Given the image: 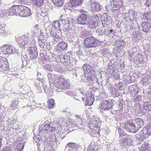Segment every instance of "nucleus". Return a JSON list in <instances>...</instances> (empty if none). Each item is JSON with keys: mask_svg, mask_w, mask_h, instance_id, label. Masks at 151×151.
I'll return each mask as SVG.
<instances>
[{"mask_svg": "<svg viewBox=\"0 0 151 151\" xmlns=\"http://www.w3.org/2000/svg\"><path fill=\"white\" fill-rule=\"evenodd\" d=\"M119 106L120 110L123 109V107L125 106V105L124 104V102L123 100H119Z\"/></svg>", "mask_w": 151, "mask_h": 151, "instance_id": "3c124183", "label": "nucleus"}, {"mask_svg": "<svg viewBox=\"0 0 151 151\" xmlns=\"http://www.w3.org/2000/svg\"><path fill=\"white\" fill-rule=\"evenodd\" d=\"M60 66L58 65H57L55 68V70L58 72H61L62 70H61V68L60 67Z\"/></svg>", "mask_w": 151, "mask_h": 151, "instance_id": "680f3d73", "label": "nucleus"}, {"mask_svg": "<svg viewBox=\"0 0 151 151\" xmlns=\"http://www.w3.org/2000/svg\"><path fill=\"white\" fill-rule=\"evenodd\" d=\"M127 137H122L120 139V144L121 145L124 146L127 145Z\"/></svg>", "mask_w": 151, "mask_h": 151, "instance_id": "a18cd8bd", "label": "nucleus"}, {"mask_svg": "<svg viewBox=\"0 0 151 151\" xmlns=\"http://www.w3.org/2000/svg\"><path fill=\"white\" fill-rule=\"evenodd\" d=\"M135 100L136 101H141V96L140 95L137 96L135 98Z\"/></svg>", "mask_w": 151, "mask_h": 151, "instance_id": "69168bd1", "label": "nucleus"}, {"mask_svg": "<svg viewBox=\"0 0 151 151\" xmlns=\"http://www.w3.org/2000/svg\"><path fill=\"white\" fill-rule=\"evenodd\" d=\"M123 5V2L122 0H113L110 1L107 8H109L111 10L114 11L121 9V11L124 8Z\"/></svg>", "mask_w": 151, "mask_h": 151, "instance_id": "6e6552de", "label": "nucleus"}, {"mask_svg": "<svg viewBox=\"0 0 151 151\" xmlns=\"http://www.w3.org/2000/svg\"><path fill=\"white\" fill-rule=\"evenodd\" d=\"M57 45L63 50H66L67 49L68 44L65 42H60Z\"/></svg>", "mask_w": 151, "mask_h": 151, "instance_id": "c756f323", "label": "nucleus"}, {"mask_svg": "<svg viewBox=\"0 0 151 151\" xmlns=\"http://www.w3.org/2000/svg\"><path fill=\"white\" fill-rule=\"evenodd\" d=\"M49 83H53L55 82V80H56L57 78H58L56 76H55L53 74L51 73H49L47 76Z\"/></svg>", "mask_w": 151, "mask_h": 151, "instance_id": "bb28decb", "label": "nucleus"}, {"mask_svg": "<svg viewBox=\"0 0 151 151\" xmlns=\"http://www.w3.org/2000/svg\"><path fill=\"white\" fill-rule=\"evenodd\" d=\"M85 76L87 80L98 82V79L96 75L93 68L89 65L84 64L82 67Z\"/></svg>", "mask_w": 151, "mask_h": 151, "instance_id": "20e7f679", "label": "nucleus"}, {"mask_svg": "<svg viewBox=\"0 0 151 151\" xmlns=\"http://www.w3.org/2000/svg\"><path fill=\"white\" fill-rule=\"evenodd\" d=\"M7 124L9 127H12L13 129L17 130V129L18 126L16 123V121L13 120L11 121V119H9L8 121Z\"/></svg>", "mask_w": 151, "mask_h": 151, "instance_id": "393cba45", "label": "nucleus"}, {"mask_svg": "<svg viewBox=\"0 0 151 151\" xmlns=\"http://www.w3.org/2000/svg\"><path fill=\"white\" fill-rule=\"evenodd\" d=\"M99 41L93 37H89L84 40V46L86 47H95L98 45Z\"/></svg>", "mask_w": 151, "mask_h": 151, "instance_id": "1a4fd4ad", "label": "nucleus"}, {"mask_svg": "<svg viewBox=\"0 0 151 151\" xmlns=\"http://www.w3.org/2000/svg\"><path fill=\"white\" fill-rule=\"evenodd\" d=\"M51 145L50 143H47V142L45 143L44 151H47L48 150L49 151L51 149Z\"/></svg>", "mask_w": 151, "mask_h": 151, "instance_id": "de8ad7c7", "label": "nucleus"}, {"mask_svg": "<svg viewBox=\"0 0 151 151\" xmlns=\"http://www.w3.org/2000/svg\"><path fill=\"white\" fill-rule=\"evenodd\" d=\"M38 25L37 24L35 25L33 29V32L34 34V35H36L37 33L38 32L39 29L38 28Z\"/></svg>", "mask_w": 151, "mask_h": 151, "instance_id": "603ef678", "label": "nucleus"}, {"mask_svg": "<svg viewBox=\"0 0 151 151\" xmlns=\"http://www.w3.org/2000/svg\"><path fill=\"white\" fill-rule=\"evenodd\" d=\"M83 0H70L69 6L75 8L78 6H80L83 3Z\"/></svg>", "mask_w": 151, "mask_h": 151, "instance_id": "4be33fe9", "label": "nucleus"}, {"mask_svg": "<svg viewBox=\"0 0 151 151\" xmlns=\"http://www.w3.org/2000/svg\"><path fill=\"white\" fill-rule=\"evenodd\" d=\"M65 137L64 135H63L61 134H59L57 137V139L59 140H62Z\"/></svg>", "mask_w": 151, "mask_h": 151, "instance_id": "338daca9", "label": "nucleus"}, {"mask_svg": "<svg viewBox=\"0 0 151 151\" xmlns=\"http://www.w3.org/2000/svg\"><path fill=\"white\" fill-rule=\"evenodd\" d=\"M33 40L31 38H28L27 36L24 35L22 36L18 37L17 41L18 43L19 46L21 48H25L30 46L31 41Z\"/></svg>", "mask_w": 151, "mask_h": 151, "instance_id": "0eeeda50", "label": "nucleus"}, {"mask_svg": "<svg viewBox=\"0 0 151 151\" xmlns=\"http://www.w3.org/2000/svg\"><path fill=\"white\" fill-rule=\"evenodd\" d=\"M81 149L80 146L75 143H70L65 147V151H79Z\"/></svg>", "mask_w": 151, "mask_h": 151, "instance_id": "2eb2a0df", "label": "nucleus"}, {"mask_svg": "<svg viewBox=\"0 0 151 151\" xmlns=\"http://www.w3.org/2000/svg\"><path fill=\"white\" fill-rule=\"evenodd\" d=\"M24 147V142L19 143L17 146L14 151H22Z\"/></svg>", "mask_w": 151, "mask_h": 151, "instance_id": "e433bc0d", "label": "nucleus"}, {"mask_svg": "<svg viewBox=\"0 0 151 151\" xmlns=\"http://www.w3.org/2000/svg\"><path fill=\"white\" fill-rule=\"evenodd\" d=\"M44 68L47 71H52V69L50 67V65L48 64L45 65L44 67Z\"/></svg>", "mask_w": 151, "mask_h": 151, "instance_id": "bf43d9fd", "label": "nucleus"}, {"mask_svg": "<svg viewBox=\"0 0 151 151\" xmlns=\"http://www.w3.org/2000/svg\"><path fill=\"white\" fill-rule=\"evenodd\" d=\"M14 6H12L9 10H5L4 12H2L0 13V17H1L5 19L7 18L8 16L10 15H15V13L14 12V11H13L14 9Z\"/></svg>", "mask_w": 151, "mask_h": 151, "instance_id": "dca6fc26", "label": "nucleus"}, {"mask_svg": "<svg viewBox=\"0 0 151 151\" xmlns=\"http://www.w3.org/2000/svg\"><path fill=\"white\" fill-rule=\"evenodd\" d=\"M136 124H134L133 120H131L125 123L124 126L125 130L129 132L135 133L137 132L144 124L143 120L140 118H136L134 119Z\"/></svg>", "mask_w": 151, "mask_h": 151, "instance_id": "f257e3e1", "label": "nucleus"}, {"mask_svg": "<svg viewBox=\"0 0 151 151\" xmlns=\"http://www.w3.org/2000/svg\"><path fill=\"white\" fill-rule=\"evenodd\" d=\"M43 79H40V78H38L35 81L34 83V85L36 87V91L37 93H41L42 92V90L40 87L42 86L45 91H46V87L45 85V83L43 82Z\"/></svg>", "mask_w": 151, "mask_h": 151, "instance_id": "ddd939ff", "label": "nucleus"}, {"mask_svg": "<svg viewBox=\"0 0 151 151\" xmlns=\"http://www.w3.org/2000/svg\"><path fill=\"white\" fill-rule=\"evenodd\" d=\"M111 23V20L109 21H103L102 23L103 27H108L109 26V25Z\"/></svg>", "mask_w": 151, "mask_h": 151, "instance_id": "37998d69", "label": "nucleus"}, {"mask_svg": "<svg viewBox=\"0 0 151 151\" xmlns=\"http://www.w3.org/2000/svg\"><path fill=\"white\" fill-rule=\"evenodd\" d=\"M101 122V121L98 118L93 119L89 124V128L91 130L94 129L93 130L94 133L96 130H99Z\"/></svg>", "mask_w": 151, "mask_h": 151, "instance_id": "4468645a", "label": "nucleus"}, {"mask_svg": "<svg viewBox=\"0 0 151 151\" xmlns=\"http://www.w3.org/2000/svg\"><path fill=\"white\" fill-rule=\"evenodd\" d=\"M61 23V21H53L52 24V26L55 27V29H56L57 28H58V29H59L60 30H61V29L60 28Z\"/></svg>", "mask_w": 151, "mask_h": 151, "instance_id": "c9c22d12", "label": "nucleus"}, {"mask_svg": "<svg viewBox=\"0 0 151 151\" xmlns=\"http://www.w3.org/2000/svg\"><path fill=\"white\" fill-rule=\"evenodd\" d=\"M52 2L56 6L58 7L62 6L64 4V0H52Z\"/></svg>", "mask_w": 151, "mask_h": 151, "instance_id": "f704fd0d", "label": "nucleus"}, {"mask_svg": "<svg viewBox=\"0 0 151 151\" xmlns=\"http://www.w3.org/2000/svg\"><path fill=\"white\" fill-rule=\"evenodd\" d=\"M143 16L145 19L151 20V11L143 14Z\"/></svg>", "mask_w": 151, "mask_h": 151, "instance_id": "79ce46f5", "label": "nucleus"}, {"mask_svg": "<svg viewBox=\"0 0 151 151\" xmlns=\"http://www.w3.org/2000/svg\"><path fill=\"white\" fill-rule=\"evenodd\" d=\"M77 21L78 24L87 25L88 28L92 29H95L97 25V23L90 18L89 14L86 13L80 15L77 18Z\"/></svg>", "mask_w": 151, "mask_h": 151, "instance_id": "f03ea898", "label": "nucleus"}, {"mask_svg": "<svg viewBox=\"0 0 151 151\" xmlns=\"http://www.w3.org/2000/svg\"><path fill=\"white\" fill-rule=\"evenodd\" d=\"M7 60V59L4 58L0 57V66L3 64L5 61Z\"/></svg>", "mask_w": 151, "mask_h": 151, "instance_id": "4d7b16f0", "label": "nucleus"}, {"mask_svg": "<svg viewBox=\"0 0 151 151\" xmlns=\"http://www.w3.org/2000/svg\"><path fill=\"white\" fill-rule=\"evenodd\" d=\"M30 46H29L28 51L29 55L31 59L36 58L38 55L37 48L36 46H35V41L34 40H32L31 41Z\"/></svg>", "mask_w": 151, "mask_h": 151, "instance_id": "9d476101", "label": "nucleus"}, {"mask_svg": "<svg viewBox=\"0 0 151 151\" xmlns=\"http://www.w3.org/2000/svg\"><path fill=\"white\" fill-rule=\"evenodd\" d=\"M89 33V31L83 30L80 32V37L83 39L85 38L88 37Z\"/></svg>", "mask_w": 151, "mask_h": 151, "instance_id": "4c0bfd02", "label": "nucleus"}, {"mask_svg": "<svg viewBox=\"0 0 151 151\" xmlns=\"http://www.w3.org/2000/svg\"><path fill=\"white\" fill-rule=\"evenodd\" d=\"M32 106L30 107V111H32L33 110V108H35L34 106H36V103H35V101L32 100Z\"/></svg>", "mask_w": 151, "mask_h": 151, "instance_id": "13d9d810", "label": "nucleus"}, {"mask_svg": "<svg viewBox=\"0 0 151 151\" xmlns=\"http://www.w3.org/2000/svg\"><path fill=\"white\" fill-rule=\"evenodd\" d=\"M25 57L23 56L21 57V60L22 63L21 66L22 68H23L26 66L28 62L27 60L26 57L25 55Z\"/></svg>", "mask_w": 151, "mask_h": 151, "instance_id": "a19ab883", "label": "nucleus"}, {"mask_svg": "<svg viewBox=\"0 0 151 151\" xmlns=\"http://www.w3.org/2000/svg\"><path fill=\"white\" fill-rule=\"evenodd\" d=\"M0 49L1 52L5 55L12 54L17 55L18 53L17 50L14 48L12 46L8 45L3 46L1 47Z\"/></svg>", "mask_w": 151, "mask_h": 151, "instance_id": "9b49d317", "label": "nucleus"}, {"mask_svg": "<svg viewBox=\"0 0 151 151\" xmlns=\"http://www.w3.org/2000/svg\"><path fill=\"white\" fill-rule=\"evenodd\" d=\"M97 35L99 36H102L105 34V30L97 29L96 30Z\"/></svg>", "mask_w": 151, "mask_h": 151, "instance_id": "49530a36", "label": "nucleus"}, {"mask_svg": "<svg viewBox=\"0 0 151 151\" xmlns=\"http://www.w3.org/2000/svg\"><path fill=\"white\" fill-rule=\"evenodd\" d=\"M33 4L36 6L40 7L43 4L44 0H32Z\"/></svg>", "mask_w": 151, "mask_h": 151, "instance_id": "473e14b6", "label": "nucleus"}, {"mask_svg": "<svg viewBox=\"0 0 151 151\" xmlns=\"http://www.w3.org/2000/svg\"><path fill=\"white\" fill-rule=\"evenodd\" d=\"M150 135H151V127H149L147 129L143 128L136 136L137 139L143 140L148 137Z\"/></svg>", "mask_w": 151, "mask_h": 151, "instance_id": "f8f14e48", "label": "nucleus"}, {"mask_svg": "<svg viewBox=\"0 0 151 151\" xmlns=\"http://www.w3.org/2000/svg\"><path fill=\"white\" fill-rule=\"evenodd\" d=\"M113 105L111 101L107 100L103 101L100 104L101 109L104 110L111 109Z\"/></svg>", "mask_w": 151, "mask_h": 151, "instance_id": "6ab92c4d", "label": "nucleus"}, {"mask_svg": "<svg viewBox=\"0 0 151 151\" xmlns=\"http://www.w3.org/2000/svg\"><path fill=\"white\" fill-rule=\"evenodd\" d=\"M76 52L77 54L79 56H81L83 55V52L82 50L80 48Z\"/></svg>", "mask_w": 151, "mask_h": 151, "instance_id": "0e129e2a", "label": "nucleus"}, {"mask_svg": "<svg viewBox=\"0 0 151 151\" xmlns=\"http://www.w3.org/2000/svg\"><path fill=\"white\" fill-rule=\"evenodd\" d=\"M99 146L97 145L96 143H92L89 145L88 151H99Z\"/></svg>", "mask_w": 151, "mask_h": 151, "instance_id": "5701e85b", "label": "nucleus"}, {"mask_svg": "<svg viewBox=\"0 0 151 151\" xmlns=\"http://www.w3.org/2000/svg\"><path fill=\"white\" fill-rule=\"evenodd\" d=\"M2 151H12V148L10 147L6 146L2 149Z\"/></svg>", "mask_w": 151, "mask_h": 151, "instance_id": "052dcab7", "label": "nucleus"}, {"mask_svg": "<svg viewBox=\"0 0 151 151\" xmlns=\"http://www.w3.org/2000/svg\"><path fill=\"white\" fill-rule=\"evenodd\" d=\"M13 11H14L15 15H19L22 17H27L31 14L30 9L27 7L22 5H14Z\"/></svg>", "mask_w": 151, "mask_h": 151, "instance_id": "39448f33", "label": "nucleus"}, {"mask_svg": "<svg viewBox=\"0 0 151 151\" xmlns=\"http://www.w3.org/2000/svg\"><path fill=\"white\" fill-rule=\"evenodd\" d=\"M129 14L128 12L126 13L124 15V17L126 21H128V20H130V17H129Z\"/></svg>", "mask_w": 151, "mask_h": 151, "instance_id": "6e6d98bb", "label": "nucleus"}, {"mask_svg": "<svg viewBox=\"0 0 151 151\" xmlns=\"http://www.w3.org/2000/svg\"><path fill=\"white\" fill-rule=\"evenodd\" d=\"M53 39L54 40V41L55 42H56L59 41L60 40V38L57 35L56 36V37H55V38H53Z\"/></svg>", "mask_w": 151, "mask_h": 151, "instance_id": "774afa93", "label": "nucleus"}, {"mask_svg": "<svg viewBox=\"0 0 151 151\" xmlns=\"http://www.w3.org/2000/svg\"><path fill=\"white\" fill-rule=\"evenodd\" d=\"M64 50L61 48L57 45L55 47L54 52L55 54L58 55H61L63 53Z\"/></svg>", "mask_w": 151, "mask_h": 151, "instance_id": "72a5a7b5", "label": "nucleus"}, {"mask_svg": "<svg viewBox=\"0 0 151 151\" xmlns=\"http://www.w3.org/2000/svg\"><path fill=\"white\" fill-rule=\"evenodd\" d=\"M141 82L144 85L146 83H149V81L148 79H147V78L145 77L142 79Z\"/></svg>", "mask_w": 151, "mask_h": 151, "instance_id": "5fc2aeb1", "label": "nucleus"}, {"mask_svg": "<svg viewBox=\"0 0 151 151\" xmlns=\"http://www.w3.org/2000/svg\"><path fill=\"white\" fill-rule=\"evenodd\" d=\"M62 30L64 31L66 34H68V33H71L72 32L73 33H74L73 35L72 34L73 36H77L78 35L76 32V30H72L71 28L70 27L69 24H64Z\"/></svg>", "mask_w": 151, "mask_h": 151, "instance_id": "a211bd4d", "label": "nucleus"}, {"mask_svg": "<svg viewBox=\"0 0 151 151\" xmlns=\"http://www.w3.org/2000/svg\"><path fill=\"white\" fill-rule=\"evenodd\" d=\"M60 58V61L63 63L65 65H70L71 63L72 58V57H70L68 56H64L61 55L59 56Z\"/></svg>", "mask_w": 151, "mask_h": 151, "instance_id": "f3484780", "label": "nucleus"}, {"mask_svg": "<svg viewBox=\"0 0 151 151\" xmlns=\"http://www.w3.org/2000/svg\"><path fill=\"white\" fill-rule=\"evenodd\" d=\"M129 15V17L130 20L134 18V14L133 13V12L132 11H129L128 12Z\"/></svg>", "mask_w": 151, "mask_h": 151, "instance_id": "e2e57ef3", "label": "nucleus"}, {"mask_svg": "<svg viewBox=\"0 0 151 151\" xmlns=\"http://www.w3.org/2000/svg\"><path fill=\"white\" fill-rule=\"evenodd\" d=\"M148 24L149 22H143L142 24L143 30L146 32H147L149 31Z\"/></svg>", "mask_w": 151, "mask_h": 151, "instance_id": "2f4dec72", "label": "nucleus"}, {"mask_svg": "<svg viewBox=\"0 0 151 151\" xmlns=\"http://www.w3.org/2000/svg\"><path fill=\"white\" fill-rule=\"evenodd\" d=\"M89 95L90 96H86V104L90 106L93 104L94 99V97L92 95L91 93H90Z\"/></svg>", "mask_w": 151, "mask_h": 151, "instance_id": "b1692460", "label": "nucleus"}, {"mask_svg": "<svg viewBox=\"0 0 151 151\" xmlns=\"http://www.w3.org/2000/svg\"><path fill=\"white\" fill-rule=\"evenodd\" d=\"M75 116L76 117L77 119H76L79 122V124H81V123L82 122V120L81 118V116L80 115H75Z\"/></svg>", "mask_w": 151, "mask_h": 151, "instance_id": "864d4df0", "label": "nucleus"}, {"mask_svg": "<svg viewBox=\"0 0 151 151\" xmlns=\"http://www.w3.org/2000/svg\"><path fill=\"white\" fill-rule=\"evenodd\" d=\"M53 85L56 87V90L58 92L61 91L62 89L68 88L70 86L69 82L61 77L56 79Z\"/></svg>", "mask_w": 151, "mask_h": 151, "instance_id": "423d86ee", "label": "nucleus"}, {"mask_svg": "<svg viewBox=\"0 0 151 151\" xmlns=\"http://www.w3.org/2000/svg\"><path fill=\"white\" fill-rule=\"evenodd\" d=\"M48 103V107L50 109L53 108L55 106L54 103V100L52 99H50L47 101Z\"/></svg>", "mask_w": 151, "mask_h": 151, "instance_id": "ea45409f", "label": "nucleus"}, {"mask_svg": "<svg viewBox=\"0 0 151 151\" xmlns=\"http://www.w3.org/2000/svg\"><path fill=\"white\" fill-rule=\"evenodd\" d=\"M19 102V101L18 100L15 99H13L11 104L10 107L14 109L18 108Z\"/></svg>", "mask_w": 151, "mask_h": 151, "instance_id": "cd10ccee", "label": "nucleus"}, {"mask_svg": "<svg viewBox=\"0 0 151 151\" xmlns=\"http://www.w3.org/2000/svg\"><path fill=\"white\" fill-rule=\"evenodd\" d=\"M63 15H62L60 18V19L62 20L61 21V23H62L64 24H70V19L67 18L63 19Z\"/></svg>", "mask_w": 151, "mask_h": 151, "instance_id": "58836bf2", "label": "nucleus"}, {"mask_svg": "<svg viewBox=\"0 0 151 151\" xmlns=\"http://www.w3.org/2000/svg\"><path fill=\"white\" fill-rule=\"evenodd\" d=\"M144 109L147 111H151V102H145L143 104Z\"/></svg>", "mask_w": 151, "mask_h": 151, "instance_id": "7c9ffc66", "label": "nucleus"}, {"mask_svg": "<svg viewBox=\"0 0 151 151\" xmlns=\"http://www.w3.org/2000/svg\"><path fill=\"white\" fill-rule=\"evenodd\" d=\"M52 129V127L51 126L50 124L48 122L45 123L41 125L39 127L40 132L41 133H43L44 135L43 136L46 137V140H45L47 142H54L56 141L57 139L55 136H52L51 137V139H50V136H49V132H50Z\"/></svg>", "mask_w": 151, "mask_h": 151, "instance_id": "7ed1b4c3", "label": "nucleus"}, {"mask_svg": "<svg viewBox=\"0 0 151 151\" xmlns=\"http://www.w3.org/2000/svg\"><path fill=\"white\" fill-rule=\"evenodd\" d=\"M149 145L147 142H143L141 146H139V149L140 151H149Z\"/></svg>", "mask_w": 151, "mask_h": 151, "instance_id": "a878e982", "label": "nucleus"}, {"mask_svg": "<svg viewBox=\"0 0 151 151\" xmlns=\"http://www.w3.org/2000/svg\"><path fill=\"white\" fill-rule=\"evenodd\" d=\"M8 63L7 60L5 61L1 66H0V69L2 70H7L9 69Z\"/></svg>", "mask_w": 151, "mask_h": 151, "instance_id": "c85d7f7f", "label": "nucleus"}, {"mask_svg": "<svg viewBox=\"0 0 151 151\" xmlns=\"http://www.w3.org/2000/svg\"><path fill=\"white\" fill-rule=\"evenodd\" d=\"M102 8V6L99 3L94 2L91 4V10L94 12L100 11Z\"/></svg>", "mask_w": 151, "mask_h": 151, "instance_id": "412c9836", "label": "nucleus"}, {"mask_svg": "<svg viewBox=\"0 0 151 151\" xmlns=\"http://www.w3.org/2000/svg\"><path fill=\"white\" fill-rule=\"evenodd\" d=\"M42 34V33L40 34L38 39V44L39 46L41 48L45 49L47 45V42L45 39H44V37Z\"/></svg>", "mask_w": 151, "mask_h": 151, "instance_id": "aec40b11", "label": "nucleus"}, {"mask_svg": "<svg viewBox=\"0 0 151 151\" xmlns=\"http://www.w3.org/2000/svg\"><path fill=\"white\" fill-rule=\"evenodd\" d=\"M127 145L130 146L132 145L134 141L133 139L131 137H127Z\"/></svg>", "mask_w": 151, "mask_h": 151, "instance_id": "c03bdc74", "label": "nucleus"}, {"mask_svg": "<svg viewBox=\"0 0 151 151\" xmlns=\"http://www.w3.org/2000/svg\"><path fill=\"white\" fill-rule=\"evenodd\" d=\"M6 31L5 25L4 24H0V33H4Z\"/></svg>", "mask_w": 151, "mask_h": 151, "instance_id": "8fccbe9b", "label": "nucleus"}, {"mask_svg": "<svg viewBox=\"0 0 151 151\" xmlns=\"http://www.w3.org/2000/svg\"><path fill=\"white\" fill-rule=\"evenodd\" d=\"M21 88H22L27 92L28 91L30 90L29 87L26 83H25L24 85L21 86Z\"/></svg>", "mask_w": 151, "mask_h": 151, "instance_id": "09e8293b", "label": "nucleus"}]
</instances>
